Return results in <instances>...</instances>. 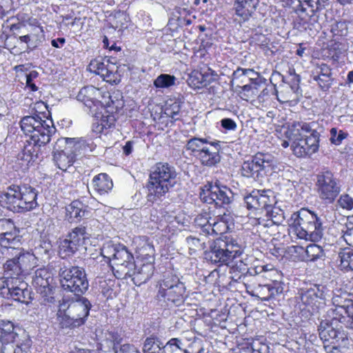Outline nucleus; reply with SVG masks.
<instances>
[{"label": "nucleus", "instance_id": "nucleus-6", "mask_svg": "<svg viewBox=\"0 0 353 353\" xmlns=\"http://www.w3.org/2000/svg\"><path fill=\"white\" fill-rule=\"evenodd\" d=\"M289 232L300 239L319 241L323 235V228L320 219L311 211L301 209L293 213L289 223Z\"/></svg>", "mask_w": 353, "mask_h": 353}, {"label": "nucleus", "instance_id": "nucleus-59", "mask_svg": "<svg viewBox=\"0 0 353 353\" xmlns=\"http://www.w3.org/2000/svg\"><path fill=\"white\" fill-rule=\"evenodd\" d=\"M12 36L14 38H16V39L18 38L21 42H23V43H25L27 44L26 50H28L29 49L32 50L37 47V43H36V41H34L35 35L33 34H26L23 36L18 37L17 33L13 32Z\"/></svg>", "mask_w": 353, "mask_h": 353}, {"label": "nucleus", "instance_id": "nucleus-5", "mask_svg": "<svg viewBox=\"0 0 353 353\" xmlns=\"http://www.w3.org/2000/svg\"><path fill=\"white\" fill-rule=\"evenodd\" d=\"M75 299H63L59 304L57 319L61 328H75L85 323L91 308L90 301L77 296Z\"/></svg>", "mask_w": 353, "mask_h": 353}, {"label": "nucleus", "instance_id": "nucleus-11", "mask_svg": "<svg viewBox=\"0 0 353 353\" xmlns=\"http://www.w3.org/2000/svg\"><path fill=\"white\" fill-rule=\"evenodd\" d=\"M79 148L80 142L75 139H58L53 148V159L57 166L63 171L72 168Z\"/></svg>", "mask_w": 353, "mask_h": 353}, {"label": "nucleus", "instance_id": "nucleus-33", "mask_svg": "<svg viewBox=\"0 0 353 353\" xmlns=\"http://www.w3.org/2000/svg\"><path fill=\"white\" fill-rule=\"evenodd\" d=\"M266 215L269 217L266 223H263L262 221L259 220V225L263 227H269L273 224L279 225L284 220V213L282 210L278 208L272 207L266 211Z\"/></svg>", "mask_w": 353, "mask_h": 353}, {"label": "nucleus", "instance_id": "nucleus-35", "mask_svg": "<svg viewBox=\"0 0 353 353\" xmlns=\"http://www.w3.org/2000/svg\"><path fill=\"white\" fill-rule=\"evenodd\" d=\"M90 236V234L86 230V227L81 225L73 228L71 232L68 233L66 238L81 247L84 243V241L89 239Z\"/></svg>", "mask_w": 353, "mask_h": 353}, {"label": "nucleus", "instance_id": "nucleus-24", "mask_svg": "<svg viewBox=\"0 0 353 353\" xmlns=\"http://www.w3.org/2000/svg\"><path fill=\"white\" fill-rule=\"evenodd\" d=\"M185 290L186 288L184 283H179L178 285H175V287L170 289H167L166 291H161L162 294L157 296L168 301L179 304L183 301Z\"/></svg>", "mask_w": 353, "mask_h": 353}, {"label": "nucleus", "instance_id": "nucleus-48", "mask_svg": "<svg viewBox=\"0 0 353 353\" xmlns=\"http://www.w3.org/2000/svg\"><path fill=\"white\" fill-rule=\"evenodd\" d=\"M239 353H269V346L257 340L252 342L250 347L243 348Z\"/></svg>", "mask_w": 353, "mask_h": 353}, {"label": "nucleus", "instance_id": "nucleus-22", "mask_svg": "<svg viewBox=\"0 0 353 353\" xmlns=\"http://www.w3.org/2000/svg\"><path fill=\"white\" fill-rule=\"evenodd\" d=\"M52 280L50 273L45 268H40L35 270L32 277V284L37 292L44 290L50 288V282Z\"/></svg>", "mask_w": 353, "mask_h": 353}, {"label": "nucleus", "instance_id": "nucleus-12", "mask_svg": "<svg viewBox=\"0 0 353 353\" xmlns=\"http://www.w3.org/2000/svg\"><path fill=\"white\" fill-rule=\"evenodd\" d=\"M316 188L319 198L327 203H332L341 192L340 180L329 170L316 175Z\"/></svg>", "mask_w": 353, "mask_h": 353}, {"label": "nucleus", "instance_id": "nucleus-10", "mask_svg": "<svg viewBox=\"0 0 353 353\" xmlns=\"http://www.w3.org/2000/svg\"><path fill=\"white\" fill-rule=\"evenodd\" d=\"M276 164V160L272 154L258 152L252 157L251 161L243 163L241 174L261 183L263 176L268 175L274 170Z\"/></svg>", "mask_w": 353, "mask_h": 353}, {"label": "nucleus", "instance_id": "nucleus-14", "mask_svg": "<svg viewBox=\"0 0 353 353\" xmlns=\"http://www.w3.org/2000/svg\"><path fill=\"white\" fill-rule=\"evenodd\" d=\"M90 72L100 75L103 80L110 83H117V66L110 59L98 57L92 60L88 65Z\"/></svg>", "mask_w": 353, "mask_h": 353}, {"label": "nucleus", "instance_id": "nucleus-47", "mask_svg": "<svg viewBox=\"0 0 353 353\" xmlns=\"http://www.w3.org/2000/svg\"><path fill=\"white\" fill-rule=\"evenodd\" d=\"M305 254L307 261H314L323 256V250L316 244H310L306 248Z\"/></svg>", "mask_w": 353, "mask_h": 353}, {"label": "nucleus", "instance_id": "nucleus-55", "mask_svg": "<svg viewBox=\"0 0 353 353\" xmlns=\"http://www.w3.org/2000/svg\"><path fill=\"white\" fill-rule=\"evenodd\" d=\"M336 206L346 210L353 209V198L348 194H342L336 201Z\"/></svg>", "mask_w": 353, "mask_h": 353}, {"label": "nucleus", "instance_id": "nucleus-31", "mask_svg": "<svg viewBox=\"0 0 353 353\" xmlns=\"http://www.w3.org/2000/svg\"><path fill=\"white\" fill-rule=\"evenodd\" d=\"M273 192L270 190H259L256 197V210H265V212L272 208L274 203Z\"/></svg>", "mask_w": 353, "mask_h": 353}, {"label": "nucleus", "instance_id": "nucleus-38", "mask_svg": "<svg viewBox=\"0 0 353 353\" xmlns=\"http://www.w3.org/2000/svg\"><path fill=\"white\" fill-rule=\"evenodd\" d=\"M80 246L68 238L63 240L59 245V254L61 258H66L74 255Z\"/></svg>", "mask_w": 353, "mask_h": 353}, {"label": "nucleus", "instance_id": "nucleus-23", "mask_svg": "<svg viewBox=\"0 0 353 353\" xmlns=\"http://www.w3.org/2000/svg\"><path fill=\"white\" fill-rule=\"evenodd\" d=\"M94 190L100 195L108 194L113 187L111 178L106 173H100L92 181Z\"/></svg>", "mask_w": 353, "mask_h": 353}, {"label": "nucleus", "instance_id": "nucleus-32", "mask_svg": "<svg viewBox=\"0 0 353 353\" xmlns=\"http://www.w3.org/2000/svg\"><path fill=\"white\" fill-rule=\"evenodd\" d=\"M6 278L8 279H19L18 276L23 274L22 269L18 263L17 258L8 260L3 265Z\"/></svg>", "mask_w": 353, "mask_h": 353}, {"label": "nucleus", "instance_id": "nucleus-27", "mask_svg": "<svg viewBox=\"0 0 353 353\" xmlns=\"http://www.w3.org/2000/svg\"><path fill=\"white\" fill-rule=\"evenodd\" d=\"M210 141L207 138L193 137L187 141L185 148L197 159Z\"/></svg>", "mask_w": 353, "mask_h": 353}, {"label": "nucleus", "instance_id": "nucleus-19", "mask_svg": "<svg viewBox=\"0 0 353 353\" xmlns=\"http://www.w3.org/2000/svg\"><path fill=\"white\" fill-rule=\"evenodd\" d=\"M19 330H22L15 327L12 321H0V342L2 345L17 342L23 336Z\"/></svg>", "mask_w": 353, "mask_h": 353}, {"label": "nucleus", "instance_id": "nucleus-1", "mask_svg": "<svg viewBox=\"0 0 353 353\" xmlns=\"http://www.w3.org/2000/svg\"><path fill=\"white\" fill-rule=\"evenodd\" d=\"M22 131L28 134L30 133L29 139L26 141L22 152L19 154L21 159L30 163L34 161L42 154V148L50 141L52 121L42 120L39 116H27L20 122Z\"/></svg>", "mask_w": 353, "mask_h": 353}, {"label": "nucleus", "instance_id": "nucleus-40", "mask_svg": "<svg viewBox=\"0 0 353 353\" xmlns=\"http://www.w3.org/2000/svg\"><path fill=\"white\" fill-rule=\"evenodd\" d=\"M259 79L254 78L250 84H245L241 87L240 95L242 99L249 101L258 93Z\"/></svg>", "mask_w": 353, "mask_h": 353}, {"label": "nucleus", "instance_id": "nucleus-60", "mask_svg": "<svg viewBox=\"0 0 353 353\" xmlns=\"http://www.w3.org/2000/svg\"><path fill=\"white\" fill-rule=\"evenodd\" d=\"M252 74H257L254 73V70L252 69H243L238 68L232 74V81L238 80L241 77H243L244 79L248 78L250 81H252L254 78L251 77Z\"/></svg>", "mask_w": 353, "mask_h": 353}, {"label": "nucleus", "instance_id": "nucleus-54", "mask_svg": "<svg viewBox=\"0 0 353 353\" xmlns=\"http://www.w3.org/2000/svg\"><path fill=\"white\" fill-rule=\"evenodd\" d=\"M182 344L180 339L177 338H172L169 340L166 344H163V353H176L178 351L181 350V345Z\"/></svg>", "mask_w": 353, "mask_h": 353}, {"label": "nucleus", "instance_id": "nucleus-50", "mask_svg": "<svg viewBox=\"0 0 353 353\" xmlns=\"http://www.w3.org/2000/svg\"><path fill=\"white\" fill-rule=\"evenodd\" d=\"M203 75H202L201 72L194 70L189 74L187 83L194 89H200L203 88Z\"/></svg>", "mask_w": 353, "mask_h": 353}, {"label": "nucleus", "instance_id": "nucleus-21", "mask_svg": "<svg viewBox=\"0 0 353 353\" xmlns=\"http://www.w3.org/2000/svg\"><path fill=\"white\" fill-rule=\"evenodd\" d=\"M195 225L200 227L203 232L206 234H211L212 233L218 234L221 233L219 228V222L216 221L215 219H212L207 213L201 214L196 216L194 219Z\"/></svg>", "mask_w": 353, "mask_h": 353}, {"label": "nucleus", "instance_id": "nucleus-42", "mask_svg": "<svg viewBox=\"0 0 353 353\" xmlns=\"http://www.w3.org/2000/svg\"><path fill=\"white\" fill-rule=\"evenodd\" d=\"M19 331L22 333L23 336L21 337L23 339H17V341L15 342L17 343L16 347H14L13 345L11 346V350L12 351V353H26L31 346V340L29 339L26 332L24 330Z\"/></svg>", "mask_w": 353, "mask_h": 353}, {"label": "nucleus", "instance_id": "nucleus-41", "mask_svg": "<svg viewBox=\"0 0 353 353\" xmlns=\"http://www.w3.org/2000/svg\"><path fill=\"white\" fill-rule=\"evenodd\" d=\"M230 278L236 282L239 281L242 278L245 279L246 271V264L241 260L236 261L234 263H230Z\"/></svg>", "mask_w": 353, "mask_h": 353}, {"label": "nucleus", "instance_id": "nucleus-37", "mask_svg": "<svg viewBox=\"0 0 353 353\" xmlns=\"http://www.w3.org/2000/svg\"><path fill=\"white\" fill-rule=\"evenodd\" d=\"M339 266L342 270H353V249L345 248L339 253Z\"/></svg>", "mask_w": 353, "mask_h": 353}, {"label": "nucleus", "instance_id": "nucleus-49", "mask_svg": "<svg viewBox=\"0 0 353 353\" xmlns=\"http://www.w3.org/2000/svg\"><path fill=\"white\" fill-rule=\"evenodd\" d=\"M347 296L348 294L346 292L334 293L332 299L333 306H342L346 307V308L353 306L352 301L348 299Z\"/></svg>", "mask_w": 353, "mask_h": 353}, {"label": "nucleus", "instance_id": "nucleus-2", "mask_svg": "<svg viewBox=\"0 0 353 353\" xmlns=\"http://www.w3.org/2000/svg\"><path fill=\"white\" fill-rule=\"evenodd\" d=\"M176 169L168 163L159 162L151 169L148 181L145 185L146 199L154 203L162 201L165 194L177 183Z\"/></svg>", "mask_w": 353, "mask_h": 353}, {"label": "nucleus", "instance_id": "nucleus-64", "mask_svg": "<svg viewBox=\"0 0 353 353\" xmlns=\"http://www.w3.org/2000/svg\"><path fill=\"white\" fill-rule=\"evenodd\" d=\"M342 232L344 241L347 245L353 247V223H350Z\"/></svg>", "mask_w": 353, "mask_h": 353}, {"label": "nucleus", "instance_id": "nucleus-15", "mask_svg": "<svg viewBox=\"0 0 353 353\" xmlns=\"http://www.w3.org/2000/svg\"><path fill=\"white\" fill-rule=\"evenodd\" d=\"M259 0H235L232 10L234 12V21L241 25L248 21L254 15Z\"/></svg>", "mask_w": 353, "mask_h": 353}, {"label": "nucleus", "instance_id": "nucleus-39", "mask_svg": "<svg viewBox=\"0 0 353 353\" xmlns=\"http://www.w3.org/2000/svg\"><path fill=\"white\" fill-rule=\"evenodd\" d=\"M68 214L71 221H79L85 216L87 212L83 209L82 203L78 201H74L67 208Z\"/></svg>", "mask_w": 353, "mask_h": 353}, {"label": "nucleus", "instance_id": "nucleus-20", "mask_svg": "<svg viewBox=\"0 0 353 353\" xmlns=\"http://www.w3.org/2000/svg\"><path fill=\"white\" fill-rule=\"evenodd\" d=\"M100 91L98 88L92 85L85 86L79 90L77 99L83 103L85 106L91 109L99 102L98 97Z\"/></svg>", "mask_w": 353, "mask_h": 353}, {"label": "nucleus", "instance_id": "nucleus-17", "mask_svg": "<svg viewBox=\"0 0 353 353\" xmlns=\"http://www.w3.org/2000/svg\"><path fill=\"white\" fill-rule=\"evenodd\" d=\"M312 78L323 91L328 90L334 81L332 69L325 63H321L316 66L312 71Z\"/></svg>", "mask_w": 353, "mask_h": 353}, {"label": "nucleus", "instance_id": "nucleus-30", "mask_svg": "<svg viewBox=\"0 0 353 353\" xmlns=\"http://www.w3.org/2000/svg\"><path fill=\"white\" fill-rule=\"evenodd\" d=\"M163 343L155 334L148 336L143 346V353H163Z\"/></svg>", "mask_w": 353, "mask_h": 353}, {"label": "nucleus", "instance_id": "nucleus-58", "mask_svg": "<svg viewBox=\"0 0 353 353\" xmlns=\"http://www.w3.org/2000/svg\"><path fill=\"white\" fill-rule=\"evenodd\" d=\"M14 223L10 219H0V238L6 234L14 231L17 229Z\"/></svg>", "mask_w": 353, "mask_h": 353}, {"label": "nucleus", "instance_id": "nucleus-45", "mask_svg": "<svg viewBox=\"0 0 353 353\" xmlns=\"http://www.w3.org/2000/svg\"><path fill=\"white\" fill-rule=\"evenodd\" d=\"M334 308L332 309V319L333 320H337L339 322H344L345 316L351 318V315L353 314V306L342 307V306H334Z\"/></svg>", "mask_w": 353, "mask_h": 353}, {"label": "nucleus", "instance_id": "nucleus-51", "mask_svg": "<svg viewBox=\"0 0 353 353\" xmlns=\"http://www.w3.org/2000/svg\"><path fill=\"white\" fill-rule=\"evenodd\" d=\"M51 249V244L50 242L43 241L39 245L36 246L33 254H36L37 259L39 260H45V258H49V252Z\"/></svg>", "mask_w": 353, "mask_h": 353}, {"label": "nucleus", "instance_id": "nucleus-62", "mask_svg": "<svg viewBox=\"0 0 353 353\" xmlns=\"http://www.w3.org/2000/svg\"><path fill=\"white\" fill-rule=\"evenodd\" d=\"M114 341H116L114 343L115 353H140L139 350L134 345L128 343L121 345L119 350H117L116 343L119 344L120 341H117L116 339Z\"/></svg>", "mask_w": 353, "mask_h": 353}, {"label": "nucleus", "instance_id": "nucleus-61", "mask_svg": "<svg viewBox=\"0 0 353 353\" xmlns=\"http://www.w3.org/2000/svg\"><path fill=\"white\" fill-rule=\"evenodd\" d=\"M255 296L262 301H268L272 299L270 292V287L268 284L263 285H259L256 288H255Z\"/></svg>", "mask_w": 353, "mask_h": 353}, {"label": "nucleus", "instance_id": "nucleus-16", "mask_svg": "<svg viewBox=\"0 0 353 353\" xmlns=\"http://www.w3.org/2000/svg\"><path fill=\"white\" fill-rule=\"evenodd\" d=\"M219 141H210L203 152L197 158L203 165L212 167L221 161L219 151L221 150Z\"/></svg>", "mask_w": 353, "mask_h": 353}, {"label": "nucleus", "instance_id": "nucleus-3", "mask_svg": "<svg viewBox=\"0 0 353 353\" xmlns=\"http://www.w3.org/2000/svg\"><path fill=\"white\" fill-rule=\"evenodd\" d=\"M286 135L297 157L310 156L319 150L320 132L312 130L308 123L293 125L286 132Z\"/></svg>", "mask_w": 353, "mask_h": 353}, {"label": "nucleus", "instance_id": "nucleus-63", "mask_svg": "<svg viewBox=\"0 0 353 353\" xmlns=\"http://www.w3.org/2000/svg\"><path fill=\"white\" fill-rule=\"evenodd\" d=\"M202 75H203V88L206 87L210 85L211 83L214 82L216 80L218 74L210 68H208L207 71L202 72Z\"/></svg>", "mask_w": 353, "mask_h": 353}, {"label": "nucleus", "instance_id": "nucleus-7", "mask_svg": "<svg viewBox=\"0 0 353 353\" xmlns=\"http://www.w3.org/2000/svg\"><path fill=\"white\" fill-rule=\"evenodd\" d=\"M101 254L112 261L116 265L114 275L120 279H126L135 274V261L131 252L127 248L120 244L107 243L101 249Z\"/></svg>", "mask_w": 353, "mask_h": 353}, {"label": "nucleus", "instance_id": "nucleus-56", "mask_svg": "<svg viewBox=\"0 0 353 353\" xmlns=\"http://www.w3.org/2000/svg\"><path fill=\"white\" fill-rule=\"evenodd\" d=\"M14 279H8L7 278H0V296L9 299V294L11 290L10 286L12 285Z\"/></svg>", "mask_w": 353, "mask_h": 353}, {"label": "nucleus", "instance_id": "nucleus-8", "mask_svg": "<svg viewBox=\"0 0 353 353\" xmlns=\"http://www.w3.org/2000/svg\"><path fill=\"white\" fill-rule=\"evenodd\" d=\"M241 254V247L236 240L225 236L216 239L210 244V250L205 252V257L212 263L229 266Z\"/></svg>", "mask_w": 353, "mask_h": 353}, {"label": "nucleus", "instance_id": "nucleus-29", "mask_svg": "<svg viewBox=\"0 0 353 353\" xmlns=\"http://www.w3.org/2000/svg\"><path fill=\"white\" fill-rule=\"evenodd\" d=\"M153 262L146 261L139 268L135 264V274L132 276L133 280H137L140 283H145L149 280L154 272Z\"/></svg>", "mask_w": 353, "mask_h": 353}, {"label": "nucleus", "instance_id": "nucleus-57", "mask_svg": "<svg viewBox=\"0 0 353 353\" xmlns=\"http://www.w3.org/2000/svg\"><path fill=\"white\" fill-rule=\"evenodd\" d=\"M347 133L343 130H338L335 128L330 130V141L332 143L339 145L342 143V141L347 137Z\"/></svg>", "mask_w": 353, "mask_h": 353}, {"label": "nucleus", "instance_id": "nucleus-36", "mask_svg": "<svg viewBox=\"0 0 353 353\" xmlns=\"http://www.w3.org/2000/svg\"><path fill=\"white\" fill-rule=\"evenodd\" d=\"M322 295V292L316 288H310L306 290H302L301 293V299L302 303L308 306L312 307L317 302L319 298Z\"/></svg>", "mask_w": 353, "mask_h": 353}, {"label": "nucleus", "instance_id": "nucleus-43", "mask_svg": "<svg viewBox=\"0 0 353 353\" xmlns=\"http://www.w3.org/2000/svg\"><path fill=\"white\" fill-rule=\"evenodd\" d=\"M154 248L153 245L145 241L143 244L137 248L139 257L146 261L153 262L154 255Z\"/></svg>", "mask_w": 353, "mask_h": 353}, {"label": "nucleus", "instance_id": "nucleus-4", "mask_svg": "<svg viewBox=\"0 0 353 353\" xmlns=\"http://www.w3.org/2000/svg\"><path fill=\"white\" fill-rule=\"evenodd\" d=\"M38 191L29 184H14L7 188L1 196L4 208L14 213H22L38 206Z\"/></svg>", "mask_w": 353, "mask_h": 353}, {"label": "nucleus", "instance_id": "nucleus-34", "mask_svg": "<svg viewBox=\"0 0 353 353\" xmlns=\"http://www.w3.org/2000/svg\"><path fill=\"white\" fill-rule=\"evenodd\" d=\"M21 239L19 229L17 228L0 238V245L7 248H15L20 245Z\"/></svg>", "mask_w": 353, "mask_h": 353}, {"label": "nucleus", "instance_id": "nucleus-28", "mask_svg": "<svg viewBox=\"0 0 353 353\" xmlns=\"http://www.w3.org/2000/svg\"><path fill=\"white\" fill-rule=\"evenodd\" d=\"M290 81L288 82V89L292 90V94L289 96H283L284 101H293L299 97L301 96V90L299 86L301 77L295 73L294 69L290 70Z\"/></svg>", "mask_w": 353, "mask_h": 353}, {"label": "nucleus", "instance_id": "nucleus-44", "mask_svg": "<svg viewBox=\"0 0 353 353\" xmlns=\"http://www.w3.org/2000/svg\"><path fill=\"white\" fill-rule=\"evenodd\" d=\"M179 283H183L180 281L176 275L170 274L165 275L164 279L160 283L158 295L162 294L161 291H166L167 289L174 288L175 285H178Z\"/></svg>", "mask_w": 353, "mask_h": 353}, {"label": "nucleus", "instance_id": "nucleus-26", "mask_svg": "<svg viewBox=\"0 0 353 353\" xmlns=\"http://www.w3.org/2000/svg\"><path fill=\"white\" fill-rule=\"evenodd\" d=\"M17 259L24 275L30 274L31 270L39 265V260L36 256V254L32 253L26 252L21 254Z\"/></svg>", "mask_w": 353, "mask_h": 353}, {"label": "nucleus", "instance_id": "nucleus-53", "mask_svg": "<svg viewBox=\"0 0 353 353\" xmlns=\"http://www.w3.org/2000/svg\"><path fill=\"white\" fill-rule=\"evenodd\" d=\"M39 293L41 294L42 297V303L44 305H57L59 307V304L61 303L59 300H57L54 296V292L50 288H48L44 290V292L40 291Z\"/></svg>", "mask_w": 353, "mask_h": 353}, {"label": "nucleus", "instance_id": "nucleus-52", "mask_svg": "<svg viewBox=\"0 0 353 353\" xmlns=\"http://www.w3.org/2000/svg\"><path fill=\"white\" fill-rule=\"evenodd\" d=\"M181 110V105L178 101H170V103H167L165 108V114L172 118L174 121L179 119L177 116Z\"/></svg>", "mask_w": 353, "mask_h": 353}, {"label": "nucleus", "instance_id": "nucleus-46", "mask_svg": "<svg viewBox=\"0 0 353 353\" xmlns=\"http://www.w3.org/2000/svg\"><path fill=\"white\" fill-rule=\"evenodd\" d=\"M175 80L173 75L161 74L154 81V85L157 88H168L174 84Z\"/></svg>", "mask_w": 353, "mask_h": 353}, {"label": "nucleus", "instance_id": "nucleus-18", "mask_svg": "<svg viewBox=\"0 0 353 353\" xmlns=\"http://www.w3.org/2000/svg\"><path fill=\"white\" fill-rule=\"evenodd\" d=\"M9 294V299L28 304L32 299L28 285L21 279H14Z\"/></svg>", "mask_w": 353, "mask_h": 353}, {"label": "nucleus", "instance_id": "nucleus-13", "mask_svg": "<svg viewBox=\"0 0 353 353\" xmlns=\"http://www.w3.org/2000/svg\"><path fill=\"white\" fill-rule=\"evenodd\" d=\"M206 189L201 193V199L216 208H228L234 201V193L226 185L215 183L205 186Z\"/></svg>", "mask_w": 353, "mask_h": 353}, {"label": "nucleus", "instance_id": "nucleus-9", "mask_svg": "<svg viewBox=\"0 0 353 353\" xmlns=\"http://www.w3.org/2000/svg\"><path fill=\"white\" fill-rule=\"evenodd\" d=\"M58 276L61 286L65 291L81 296L88 290L89 282L82 267L61 263Z\"/></svg>", "mask_w": 353, "mask_h": 353}, {"label": "nucleus", "instance_id": "nucleus-25", "mask_svg": "<svg viewBox=\"0 0 353 353\" xmlns=\"http://www.w3.org/2000/svg\"><path fill=\"white\" fill-rule=\"evenodd\" d=\"M318 330L321 339L324 341H328L330 339H344L343 333L339 329H335L328 322H321Z\"/></svg>", "mask_w": 353, "mask_h": 353}]
</instances>
